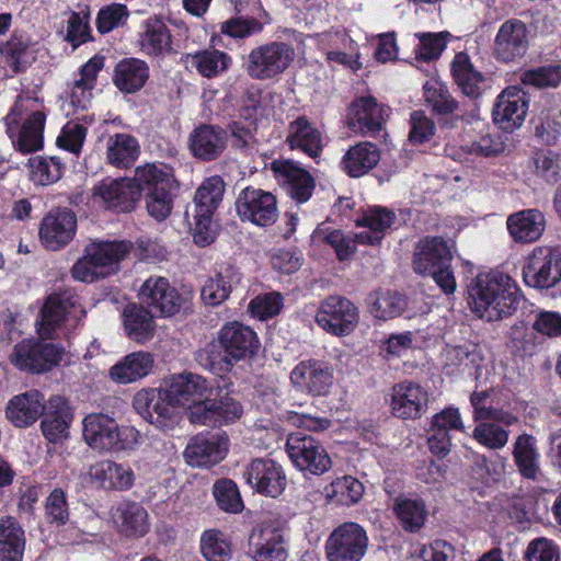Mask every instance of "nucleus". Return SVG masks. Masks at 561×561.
Here are the masks:
<instances>
[{"mask_svg":"<svg viewBox=\"0 0 561 561\" xmlns=\"http://www.w3.org/2000/svg\"><path fill=\"white\" fill-rule=\"evenodd\" d=\"M85 316L83 307L69 291L50 295L41 311L37 333L41 340L25 339L14 345L10 362L20 370L45 373L56 366L62 348L46 339H59L75 329Z\"/></svg>","mask_w":561,"mask_h":561,"instance_id":"obj_1","label":"nucleus"},{"mask_svg":"<svg viewBox=\"0 0 561 561\" xmlns=\"http://www.w3.org/2000/svg\"><path fill=\"white\" fill-rule=\"evenodd\" d=\"M165 386L181 407H187L193 424L220 427L236 422L242 415L240 403L229 396L213 397V385L193 373L171 376Z\"/></svg>","mask_w":561,"mask_h":561,"instance_id":"obj_2","label":"nucleus"},{"mask_svg":"<svg viewBox=\"0 0 561 561\" xmlns=\"http://www.w3.org/2000/svg\"><path fill=\"white\" fill-rule=\"evenodd\" d=\"M520 298L516 282L497 271L478 274L468 286L470 309L485 321H499L511 316Z\"/></svg>","mask_w":561,"mask_h":561,"instance_id":"obj_3","label":"nucleus"},{"mask_svg":"<svg viewBox=\"0 0 561 561\" xmlns=\"http://www.w3.org/2000/svg\"><path fill=\"white\" fill-rule=\"evenodd\" d=\"M396 214L381 206L368 208L362 217L356 219V225L367 230L356 233L354 239L346 237L341 230L328 232L323 240L334 250L340 261L346 260L355 251V243L375 245L385 237L396 221Z\"/></svg>","mask_w":561,"mask_h":561,"instance_id":"obj_4","label":"nucleus"},{"mask_svg":"<svg viewBox=\"0 0 561 561\" xmlns=\"http://www.w3.org/2000/svg\"><path fill=\"white\" fill-rule=\"evenodd\" d=\"M30 100L18 99L4 117L5 131L15 149L30 153L42 149L46 116L30 107Z\"/></svg>","mask_w":561,"mask_h":561,"instance_id":"obj_5","label":"nucleus"},{"mask_svg":"<svg viewBox=\"0 0 561 561\" xmlns=\"http://www.w3.org/2000/svg\"><path fill=\"white\" fill-rule=\"evenodd\" d=\"M83 437L99 450L131 449L141 442V435L134 426H118L114 419L100 413L84 417Z\"/></svg>","mask_w":561,"mask_h":561,"instance_id":"obj_6","label":"nucleus"},{"mask_svg":"<svg viewBox=\"0 0 561 561\" xmlns=\"http://www.w3.org/2000/svg\"><path fill=\"white\" fill-rule=\"evenodd\" d=\"M294 58L295 50L289 44L268 42L250 50L244 67L250 78L270 80L285 72Z\"/></svg>","mask_w":561,"mask_h":561,"instance_id":"obj_7","label":"nucleus"},{"mask_svg":"<svg viewBox=\"0 0 561 561\" xmlns=\"http://www.w3.org/2000/svg\"><path fill=\"white\" fill-rule=\"evenodd\" d=\"M134 407L149 423L165 430L176 422L181 405L165 386L160 389H144L137 392L134 398Z\"/></svg>","mask_w":561,"mask_h":561,"instance_id":"obj_8","label":"nucleus"},{"mask_svg":"<svg viewBox=\"0 0 561 561\" xmlns=\"http://www.w3.org/2000/svg\"><path fill=\"white\" fill-rule=\"evenodd\" d=\"M525 283L534 288L548 289L561 280V248L537 247L523 268Z\"/></svg>","mask_w":561,"mask_h":561,"instance_id":"obj_9","label":"nucleus"},{"mask_svg":"<svg viewBox=\"0 0 561 561\" xmlns=\"http://www.w3.org/2000/svg\"><path fill=\"white\" fill-rule=\"evenodd\" d=\"M286 451L295 467L301 471L319 476L332 467V460L325 448L316 438L301 432L288 435Z\"/></svg>","mask_w":561,"mask_h":561,"instance_id":"obj_10","label":"nucleus"},{"mask_svg":"<svg viewBox=\"0 0 561 561\" xmlns=\"http://www.w3.org/2000/svg\"><path fill=\"white\" fill-rule=\"evenodd\" d=\"M314 320L325 332L345 336L357 327L359 314L357 307L350 299L334 295L320 304Z\"/></svg>","mask_w":561,"mask_h":561,"instance_id":"obj_11","label":"nucleus"},{"mask_svg":"<svg viewBox=\"0 0 561 561\" xmlns=\"http://www.w3.org/2000/svg\"><path fill=\"white\" fill-rule=\"evenodd\" d=\"M236 211L241 221L259 227L273 225L278 218L276 197L262 188L247 186L236 198Z\"/></svg>","mask_w":561,"mask_h":561,"instance_id":"obj_12","label":"nucleus"},{"mask_svg":"<svg viewBox=\"0 0 561 561\" xmlns=\"http://www.w3.org/2000/svg\"><path fill=\"white\" fill-rule=\"evenodd\" d=\"M367 547L365 529L356 523H344L329 536L325 553L329 561H360Z\"/></svg>","mask_w":561,"mask_h":561,"instance_id":"obj_13","label":"nucleus"},{"mask_svg":"<svg viewBox=\"0 0 561 561\" xmlns=\"http://www.w3.org/2000/svg\"><path fill=\"white\" fill-rule=\"evenodd\" d=\"M529 47L526 24L517 19L502 23L493 42V56L501 62H514L525 56Z\"/></svg>","mask_w":561,"mask_h":561,"instance_id":"obj_14","label":"nucleus"},{"mask_svg":"<svg viewBox=\"0 0 561 561\" xmlns=\"http://www.w3.org/2000/svg\"><path fill=\"white\" fill-rule=\"evenodd\" d=\"M92 199L108 209L128 213L139 201V190L129 178L105 179L93 187Z\"/></svg>","mask_w":561,"mask_h":561,"instance_id":"obj_15","label":"nucleus"},{"mask_svg":"<svg viewBox=\"0 0 561 561\" xmlns=\"http://www.w3.org/2000/svg\"><path fill=\"white\" fill-rule=\"evenodd\" d=\"M140 300L154 313L162 317L176 314L183 304L178 290L170 285L168 278L153 275L147 278L139 289Z\"/></svg>","mask_w":561,"mask_h":561,"instance_id":"obj_16","label":"nucleus"},{"mask_svg":"<svg viewBox=\"0 0 561 561\" xmlns=\"http://www.w3.org/2000/svg\"><path fill=\"white\" fill-rule=\"evenodd\" d=\"M218 342L224 351L222 360L229 366L250 357L259 346L256 333L251 328L236 321L227 323L220 329Z\"/></svg>","mask_w":561,"mask_h":561,"instance_id":"obj_17","label":"nucleus"},{"mask_svg":"<svg viewBox=\"0 0 561 561\" xmlns=\"http://www.w3.org/2000/svg\"><path fill=\"white\" fill-rule=\"evenodd\" d=\"M527 110L526 93L517 87H508L496 99L493 121L501 129L512 131L523 125Z\"/></svg>","mask_w":561,"mask_h":561,"instance_id":"obj_18","label":"nucleus"},{"mask_svg":"<svg viewBox=\"0 0 561 561\" xmlns=\"http://www.w3.org/2000/svg\"><path fill=\"white\" fill-rule=\"evenodd\" d=\"M428 408V392L420 383L402 381L393 386L391 412L402 420L420 419Z\"/></svg>","mask_w":561,"mask_h":561,"instance_id":"obj_19","label":"nucleus"},{"mask_svg":"<svg viewBox=\"0 0 561 561\" xmlns=\"http://www.w3.org/2000/svg\"><path fill=\"white\" fill-rule=\"evenodd\" d=\"M243 477L252 489L271 497L278 496L286 485L282 467L272 459H254L248 465Z\"/></svg>","mask_w":561,"mask_h":561,"instance_id":"obj_20","label":"nucleus"},{"mask_svg":"<svg viewBox=\"0 0 561 561\" xmlns=\"http://www.w3.org/2000/svg\"><path fill=\"white\" fill-rule=\"evenodd\" d=\"M226 434L196 435L184 450L186 462L193 467H208L221 461L228 453Z\"/></svg>","mask_w":561,"mask_h":561,"instance_id":"obj_21","label":"nucleus"},{"mask_svg":"<svg viewBox=\"0 0 561 561\" xmlns=\"http://www.w3.org/2000/svg\"><path fill=\"white\" fill-rule=\"evenodd\" d=\"M290 380L302 391L312 396H324L333 383V369L321 360H304L293 369Z\"/></svg>","mask_w":561,"mask_h":561,"instance_id":"obj_22","label":"nucleus"},{"mask_svg":"<svg viewBox=\"0 0 561 561\" xmlns=\"http://www.w3.org/2000/svg\"><path fill=\"white\" fill-rule=\"evenodd\" d=\"M77 218L67 208H59L48 213L41 225L39 237L49 250H59L65 247L75 236Z\"/></svg>","mask_w":561,"mask_h":561,"instance_id":"obj_23","label":"nucleus"},{"mask_svg":"<svg viewBox=\"0 0 561 561\" xmlns=\"http://www.w3.org/2000/svg\"><path fill=\"white\" fill-rule=\"evenodd\" d=\"M318 43L330 62L342 65L354 71L360 69L356 43L344 30H332L318 34Z\"/></svg>","mask_w":561,"mask_h":561,"instance_id":"obj_24","label":"nucleus"},{"mask_svg":"<svg viewBox=\"0 0 561 561\" xmlns=\"http://www.w3.org/2000/svg\"><path fill=\"white\" fill-rule=\"evenodd\" d=\"M499 391L495 388L477 387L470 396L472 419L476 422L494 421L505 426H512L518 422V417L500 407L496 402Z\"/></svg>","mask_w":561,"mask_h":561,"instance_id":"obj_25","label":"nucleus"},{"mask_svg":"<svg viewBox=\"0 0 561 561\" xmlns=\"http://www.w3.org/2000/svg\"><path fill=\"white\" fill-rule=\"evenodd\" d=\"M451 248L440 237H427L419 241L413 254V270L419 274H427L438 266L450 264Z\"/></svg>","mask_w":561,"mask_h":561,"instance_id":"obj_26","label":"nucleus"},{"mask_svg":"<svg viewBox=\"0 0 561 561\" xmlns=\"http://www.w3.org/2000/svg\"><path fill=\"white\" fill-rule=\"evenodd\" d=\"M346 122L348 128L354 133L375 134L381 129L382 107L373 96L358 98L351 104Z\"/></svg>","mask_w":561,"mask_h":561,"instance_id":"obj_27","label":"nucleus"},{"mask_svg":"<svg viewBox=\"0 0 561 561\" xmlns=\"http://www.w3.org/2000/svg\"><path fill=\"white\" fill-rule=\"evenodd\" d=\"M228 135L215 125L203 124L190 135L188 145L194 157L210 161L218 158L226 149Z\"/></svg>","mask_w":561,"mask_h":561,"instance_id":"obj_28","label":"nucleus"},{"mask_svg":"<svg viewBox=\"0 0 561 561\" xmlns=\"http://www.w3.org/2000/svg\"><path fill=\"white\" fill-rule=\"evenodd\" d=\"M44 397L37 390L14 396L7 405L8 420L16 427L34 424L45 411Z\"/></svg>","mask_w":561,"mask_h":561,"instance_id":"obj_29","label":"nucleus"},{"mask_svg":"<svg viewBox=\"0 0 561 561\" xmlns=\"http://www.w3.org/2000/svg\"><path fill=\"white\" fill-rule=\"evenodd\" d=\"M272 170L278 181L287 185L289 195L297 203H305L311 197L314 181L309 172L289 161H274Z\"/></svg>","mask_w":561,"mask_h":561,"instance_id":"obj_30","label":"nucleus"},{"mask_svg":"<svg viewBox=\"0 0 561 561\" xmlns=\"http://www.w3.org/2000/svg\"><path fill=\"white\" fill-rule=\"evenodd\" d=\"M43 415L42 431L49 442L57 443L68 436L72 412L65 398L60 396L51 397Z\"/></svg>","mask_w":561,"mask_h":561,"instance_id":"obj_31","label":"nucleus"},{"mask_svg":"<svg viewBox=\"0 0 561 561\" xmlns=\"http://www.w3.org/2000/svg\"><path fill=\"white\" fill-rule=\"evenodd\" d=\"M91 479L105 490L126 491L135 482V473L128 465L112 460L95 463L90 469Z\"/></svg>","mask_w":561,"mask_h":561,"instance_id":"obj_32","label":"nucleus"},{"mask_svg":"<svg viewBox=\"0 0 561 561\" xmlns=\"http://www.w3.org/2000/svg\"><path fill=\"white\" fill-rule=\"evenodd\" d=\"M138 44L147 56H164L172 50L171 32L162 20L149 18L141 24Z\"/></svg>","mask_w":561,"mask_h":561,"instance_id":"obj_33","label":"nucleus"},{"mask_svg":"<svg viewBox=\"0 0 561 561\" xmlns=\"http://www.w3.org/2000/svg\"><path fill=\"white\" fill-rule=\"evenodd\" d=\"M154 365L153 356L144 351L133 352L110 369L111 379L121 385L136 382L148 376Z\"/></svg>","mask_w":561,"mask_h":561,"instance_id":"obj_34","label":"nucleus"},{"mask_svg":"<svg viewBox=\"0 0 561 561\" xmlns=\"http://www.w3.org/2000/svg\"><path fill=\"white\" fill-rule=\"evenodd\" d=\"M242 274L233 265L220 266L215 276L206 280L202 288V298L209 306L224 302L230 293L240 284Z\"/></svg>","mask_w":561,"mask_h":561,"instance_id":"obj_35","label":"nucleus"},{"mask_svg":"<svg viewBox=\"0 0 561 561\" xmlns=\"http://www.w3.org/2000/svg\"><path fill=\"white\" fill-rule=\"evenodd\" d=\"M113 522L126 536L141 537L149 530L147 511L135 502H121L111 510Z\"/></svg>","mask_w":561,"mask_h":561,"instance_id":"obj_36","label":"nucleus"},{"mask_svg":"<svg viewBox=\"0 0 561 561\" xmlns=\"http://www.w3.org/2000/svg\"><path fill=\"white\" fill-rule=\"evenodd\" d=\"M507 230L516 242L529 243L540 238L545 229V216L537 209L520 210L506 221Z\"/></svg>","mask_w":561,"mask_h":561,"instance_id":"obj_37","label":"nucleus"},{"mask_svg":"<svg viewBox=\"0 0 561 561\" xmlns=\"http://www.w3.org/2000/svg\"><path fill=\"white\" fill-rule=\"evenodd\" d=\"M140 154L138 140L126 133L108 136L105 144V160L117 169L131 167Z\"/></svg>","mask_w":561,"mask_h":561,"instance_id":"obj_38","label":"nucleus"},{"mask_svg":"<svg viewBox=\"0 0 561 561\" xmlns=\"http://www.w3.org/2000/svg\"><path fill=\"white\" fill-rule=\"evenodd\" d=\"M513 459L523 478L538 480L541 476L540 454L534 436L524 433L516 437L513 446Z\"/></svg>","mask_w":561,"mask_h":561,"instance_id":"obj_39","label":"nucleus"},{"mask_svg":"<svg viewBox=\"0 0 561 561\" xmlns=\"http://www.w3.org/2000/svg\"><path fill=\"white\" fill-rule=\"evenodd\" d=\"M149 79V66L138 58H124L114 69L113 82L124 93L139 91Z\"/></svg>","mask_w":561,"mask_h":561,"instance_id":"obj_40","label":"nucleus"},{"mask_svg":"<svg viewBox=\"0 0 561 561\" xmlns=\"http://www.w3.org/2000/svg\"><path fill=\"white\" fill-rule=\"evenodd\" d=\"M186 62L203 78L214 79L229 70L232 65V58L226 51L207 48L187 54Z\"/></svg>","mask_w":561,"mask_h":561,"instance_id":"obj_41","label":"nucleus"},{"mask_svg":"<svg viewBox=\"0 0 561 561\" xmlns=\"http://www.w3.org/2000/svg\"><path fill=\"white\" fill-rule=\"evenodd\" d=\"M133 186L141 193L152 192L159 187H172L174 183L173 169L161 162L145 163L135 169L134 176L130 179Z\"/></svg>","mask_w":561,"mask_h":561,"instance_id":"obj_42","label":"nucleus"},{"mask_svg":"<svg viewBox=\"0 0 561 561\" xmlns=\"http://www.w3.org/2000/svg\"><path fill=\"white\" fill-rule=\"evenodd\" d=\"M380 160L376 145L362 141L351 147L342 158L343 170L352 178H359L374 169Z\"/></svg>","mask_w":561,"mask_h":561,"instance_id":"obj_43","label":"nucleus"},{"mask_svg":"<svg viewBox=\"0 0 561 561\" xmlns=\"http://www.w3.org/2000/svg\"><path fill=\"white\" fill-rule=\"evenodd\" d=\"M287 142L291 149H300L316 158L322 150V135L306 117L291 122L288 129Z\"/></svg>","mask_w":561,"mask_h":561,"instance_id":"obj_44","label":"nucleus"},{"mask_svg":"<svg viewBox=\"0 0 561 561\" xmlns=\"http://www.w3.org/2000/svg\"><path fill=\"white\" fill-rule=\"evenodd\" d=\"M25 533L14 517L0 518V561H22Z\"/></svg>","mask_w":561,"mask_h":561,"instance_id":"obj_45","label":"nucleus"},{"mask_svg":"<svg viewBox=\"0 0 561 561\" xmlns=\"http://www.w3.org/2000/svg\"><path fill=\"white\" fill-rule=\"evenodd\" d=\"M255 561H285L287 552L282 534L273 528H263L251 536Z\"/></svg>","mask_w":561,"mask_h":561,"instance_id":"obj_46","label":"nucleus"},{"mask_svg":"<svg viewBox=\"0 0 561 561\" xmlns=\"http://www.w3.org/2000/svg\"><path fill=\"white\" fill-rule=\"evenodd\" d=\"M131 250V243L126 241L118 242H91L87 245V253L95 259L96 266L103 271L105 275L113 272L118 263L126 257Z\"/></svg>","mask_w":561,"mask_h":561,"instance_id":"obj_47","label":"nucleus"},{"mask_svg":"<svg viewBox=\"0 0 561 561\" xmlns=\"http://www.w3.org/2000/svg\"><path fill=\"white\" fill-rule=\"evenodd\" d=\"M451 73L463 94L472 99H477L481 94L483 77L480 71L474 69L466 53L460 51L455 55Z\"/></svg>","mask_w":561,"mask_h":561,"instance_id":"obj_48","label":"nucleus"},{"mask_svg":"<svg viewBox=\"0 0 561 561\" xmlns=\"http://www.w3.org/2000/svg\"><path fill=\"white\" fill-rule=\"evenodd\" d=\"M124 328L128 337L137 343H145L154 334V322L150 312L137 306L124 310Z\"/></svg>","mask_w":561,"mask_h":561,"instance_id":"obj_49","label":"nucleus"},{"mask_svg":"<svg viewBox=\"0 0 561 561\" xmlns=\"http://www.w3.org/2000/svg\"><path fill=\"white\" fill-rule=\"evenodd\" d=\"M225 190V182L219 175L205 179L194 196L195 210L215 214L222 202Z\"/></svg>","mask_w":561,"mask_h":561,"instance_id":"obj_50","label":"nucleus"},{"mask_svg":"<svg viewBox=\"0 0 561 561\" xmlns=\"http://www.w3.org/2000/svg\"><path fill=\"white\" fill-rule=\"evenodd\" d=\"M407 302L396 291H377L369 296V312L378 320L393 319L402 313Z\"/></svg>","mask_w":561,"mask_h":561,"instance_id":"obj_51","label":"nucleus"},{"mask_svg":"<svg viewBox=\"0 0 561 561\" xmlns=\"http://www.w3.org/2000/svg\"><path fill=\"white\" fill-rule=\"evenodd\" d=\"M393 510L404 529L409 531L420 529L426 518L425 504L416 497L398 496Z\"/></svg>","mask_w":561,"mask_h":561,"instance_id":"obj_52","label":"nucleus"},{"mask_svg":"<svg viewBox=\"0 0 561 561\" xmlns=\"http://www.w3.org/2000/svg\"><path fill=\"white\" fill-rule=\"evenodd\" d=\"M426 104L437 114H449L457 110V102L447 87L436 78H430L423 85Z\"/></svg>","mask_w":561,"mask_h":561,"instance_id":"obj_53","label":"nucleus"},{"mask_svg":"<svg viewBox=\"0 0 561 561\" xmlns=\"http://www.w3.org/2000/svg\"><path fill=\"white\" fill-rule=\"evenodd\" d=\"M472 437L482 446L497 450L505 447L510 433L501 423L494 421H480L472 432Z\"/></svg>","mask_w":561,"mask_h":561,"instance_id":"obj_54","label":"nucleus"},{"mask_svg":"<svg viewBox=\"0 0 561 561\" xmlns=\"http://www.w3.org/2000/svg\"><path fill=\"white\" fill-rule=\"evenodd\" d=\"M64 164L57 157H34L30 160L32 180L41 185L57 182L64 171Z\"/></svg>","mask_w":561,"mask_h":561,"instance_id":"obj_55","label":"nucleus"},{"mask_svg":"<svg viewBox=\"0 0 561 561\" xmlns=\"http://www.w3.org/2000/svg\"><path fill=\"white\" fill-rule=\"evenodd\" d=\"M201 550L209 561H224L230 556L231 545L224 533L208 529L202 535Z\"/></svg>","mask_w":561,"mask_h":561,"instance_id":"obj_56","label":"nucleus"},{"mask_svg":"<svg viewBox=\"0 0 561 561\" xmlns=\"http://www.w3.org/2000/svg\"><path fill=\"white\" fill-rule=\"evenodd\" d=\"M415 36L419 38V44L414 49L416 59L431 61L440 56L450 34L448 32L422 33L415 34Z\"/></svg>","mask_w":561,"mask_h":561,"instance_id":"obj_57","label":"nucleus"},{"mask_svg":"<svg viewBox=\"0 0 561 561\" xmlns=\"http://www.w3.org/2000/svg\"><path fill=\"white\" fill-rule=\"evenodd\" d=\"M535 134L545 144H554L561 136V111L542 110L535 121Z\"/></svg>","mask_w":561,"mask_h":561,"instance_id":"obj_58","label":"nucleus"},{"mask_svg":"<svg viewBox=\"0 0 561 561\" xmlns=\"http://www.w3.org/2000/svg\"><path fill=\"white\" fill-rule=\"evenodd\" d=\"M520 81L535 88H556L561 81V67L557 65L529 69L520 75Z\"/></svg>","mask_w":561,"mask_h":561,"instance_id":"obj_59","label":"nucleus"},{"mask_svg":"<svg viewBox=\"0 0 561 561\" xmlns=\"http://www.w3.org/2000/svg\"><path fill=\"white\" fill-rule=\"evenodd\" d=\"M214 496L218 506L228 513H239L243 508L237 484L231 480L217 481L213 489Z\"/></svg>","mask_w":561,"mask_h":561,"instance_id":"obj_60","label":"nucleus"},{"mask_svg":"<svg viewBox=\"0 0 561 561\" xmlns=\"http://www.w3.org/2000/svg\"><path fill=\"white\" fill-rule=\"evenodd\" d=\"M282 308L283 296L276 291L257 295L249 304L251 316L260 320L277 316Z\"/></svg>","mask_w":561,"mask_h":561,"instance_id":"obj_61","label":"nucleus"},{"mask_svg":"<svg viewBox=\"0 0 561 561\" xmlns=\"http://www.w3.org/2000/svg\"><path fill=\"white\" fill-rule=\"evenodd\" d=\"M172 187H159L152 192L146 193V208L148 214L154 219L164 220L172 211L173 198Z\"/></svg>","mask_w":561,"mask_h":561,"instance_id":"obj_62","label":"nucleus"},{"mask_svg":"<svg viewBox=\"0 0 561 561\" xmlns=\"http://www.w3.org/2000/svg\"><path fill=\"white\" fill-rule=\"evenodd\" d=\"M535 172L548 183L561 180V153L553 151L539 152L534 157Z\"/></svg>","mask_w":561,"mask_h":561,"instance_id":"obj_63","label":"nucleus"},{"mask_svg":"<svg viewBox=\"0 0 561 561\" xmlns=\"http://www.w3.org/2000/svg\"><path fill=\"white\" fill-rule=\"evenodd\" d=\"M0 53L14 72L20 71L30 62L28 44L21 37L12 36L0 47Z\"/></svg>","mask_w":561,"mask_h":561,"instance_id":"obj_64","label":"nucleus"}]
</instances>
